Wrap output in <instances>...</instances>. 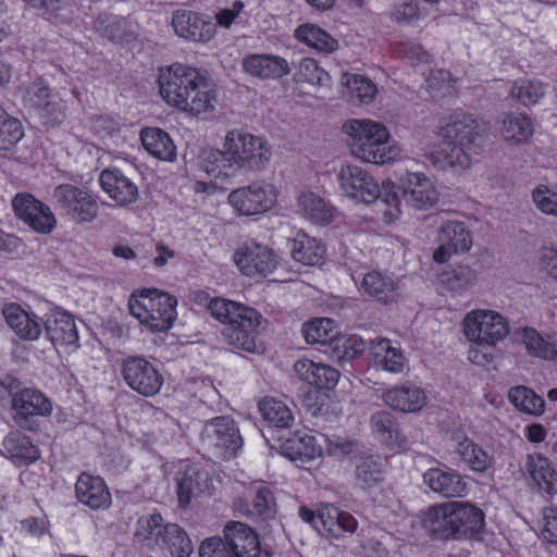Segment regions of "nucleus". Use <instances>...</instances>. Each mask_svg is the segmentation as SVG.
Wrapping results in <instances>:
<instances>
[{"label": "nucleus", "instance_id": "nucleus-26", "mask_svg": "<svg viewBox=\"0 0 557 557\" xmlns=\"http://www.w3.org/2000/svg\"><path fill=\"white\" fill-rule=\"evenodd\" d=\"M12 407L23 419L29 416H49L52 412L51 401L41 392L33 388H23L14 393Z\"/></svg>", "mask_w": 557, "mask_h": 557}, {"label": "nucleus", "instance_id": "nucleus-30", "mask_svg": "<svg viewBox=\"0 0 557 557\" xmlns=\"http://www.w3.org/2000/svg\"><path fill=\"white\" fill-rule=\"evenodd\" d=\"M369 350L374 363L385 371L399 373L406 366L401 351L391 345L389 339L376 337L369 344Z\"/></svg>", "mask_w": 557, "mask_h": 557}, {"label": "nucleus", "instance_id": "nucleus-17", "mask_svg": "<svg viewBox=\"0 0 557 557\" xmlns=\"http://www.w3.org/2000/svg\"><path fill=\"white\" fill-rule=\"evenodd\" d=\"M47 336L54 347H78V333L73 317L60 309H54L45 321Z\"/></svg>", "mask_w": 557, "mask_h": 557}, {"label": "nucleus", "instance_id": "nucleus-57", "mask_svg": "<svg viewBox=\"0 0 557 557\" xmlns=\"http://www.w3.org/2000/svg\"><path fill=\"white\" fill-rule=\"evenodd\" d=\"M25 223H27L34 231L47 234L54 228L55 218L50 208L41 203V208H37Z\"/></svg>", "mask_w": 557, "mask_h": 557}, {"label": "nucleus", "instance_id": "nucleus-8", "mask_svg": "<svg viewBox=\"0 0 557 557\" xmlns=\"http://www.w3.org/2000/svg\"><path fill=\"white\" fill-rule=\"evenodd\" d=\"M487 131V124L483 120L475 119L470 113L463 111H456L441 121L437 127V135L443 140H451L461 146H470L478 138L486 135Z\"/></svg>", "mask_w": 557, "mask_h": 557}, {"label": "nucleus", "instance_id": "nucleus-28", "mask_svg": "<svg viewBox=\"0 0 557 557\" xmlns=\"http://www.w3.org/2000/svg\"><path fill=\"white\" fill-rule=\"evenodd\" d=\"M0 451L17 465H28L39 457L37 447L20 431L10 432L4 437Z\"/></svg>", "mask_w": 557, "mask_h": 557}, {"label": "nucleus", "instance_id": "nucleus-54", "mask_svg": "<svg viewBox=\"0 0 557 557\" xmlns=\"http://www.w3.org/2000/svg\"><path fill=\"white\" fill-rule=\"evenodd\" d=\"M371 429L375 436L386 446H393L396 425L389 412L379 411L371 417Z\"/></svg>", "mask_w": 557, "mask_h": 557}, {"label": "nucleus", "instance_id": "nucleus-60", "mask_svg": "<svg viewBox=\"0 0 557 557\" xmlns=\"http://www.w3.org/2000/svg\"><path fill=\"white\" fill-rule=\"evenodd\" d=\"M40 201L29 194H18L12 200V206L18 219L26 222L37 208H41Z\"/></svg>", "mask_w": 557, "mask_h": 557}, {"label": "nucleus", "instance_id": "nucleus-53", "mask_svg": "<svg viewBox=\"0 0 557 557\" xmlns=\"http://www.w3.org/2000/svg\"><path fill=\"white\" fill-rule=\"evenodd\" d=\"M345 85L351 95L352 101L357 100L360 103L371 102L377 91L370 79L359 75L347 76Z\"/></svg>", "mask_w": 557, "mask_h": 557}, {"label": "nucleus", "instance_id": "nucleus-48", "mask_svg": "<svg viewBox=\"0 0 557 557\" xmlns=\"http://www.w3.org/2000/svg\"><path fill=\"white\" fill-rule=\"evenodd\" d=\"M478 273L469 265H458L443 275L442 283L448 290L462 293L476 283Z\"/></svg>", "mask_w": 557, "mask_h": 557}, {"label": "nucleus", "instance_id": "nucleus-47", "mask_svg": "<svg viewBox=\"0 0 557 557\" xmlns=\"http://www.w3.org/2000/svg\"><path fill=\"white\" fill-rule=\"evenodd\" d=\"M275 497L269 487L260 486L256 490L252 499V510L249 509L245 499H238L235 506L238 510L246 513H256L258 516H271L275 512Z\"/></svg>", "mask_w": 557, "mask_h": 557}, {"label": "nucleus", "instance_id": "nucleus-61", "mask_svg": "<svg viewBox=\"0 0 557 557\" xmlns=\"http://www.w3.org/2000/svg\"><path fill=\"white\" fill-rule=\"evenodd\" d=\"M200 557H236L221 537H210L199 548Z\"/></svg>", "mask_w": 557, "mask_h": 557}, {"label": "nucleus", "instance_id": "nucleus-50", "mask_svg": "<svg viewBox=\"0 0 557 557\" xmlns=\"http://www.w3.org/2000/svg\"><path fill=\"white\" fill-rule=\"evenodd\" d=\"M334 322L327 318L315 319L304 325L302 333L308 344L326 346L335 333Z\"/></svg>", "mask_w": 557, "mask_h": 557}, {"label": "nucleus", "instance_id": "nucleus-10", "mask_svg": "<svg viewBox=\"0 0 557 557\" xmlns=\"http://www.w3.org/2000/svg\"><path fill=\"white\" fill-rule=\"evenodd\" d=\"M121 371L126 384L145 397L154 396L163 385L161 373L141 357L126 358Z\"/></svg>", "mask_w": 557, "mask_h": 557}, {"label": "nucleus", "instance_id": "nucleus-62", "mask_svg": "<svg viewBox=\"0 0 557 557\" xmlns=\"http://www.w3.org/2000/svg\"><path fill=\"white\" fill-rule=\"evenodd\" d=\"M339 375L336 369L323 363H318L312 385L319 388L331 389L337 384Z\"/></svg>", "mask_w": 557, "mask_h": 557}, {"label": "nucleus", "instance_id": "nucleus-21", "mask_svg": "<svg viewBox=\"0 0 557 557\" xmlns=\"http://www.w3.org/2000/svg\"><path fill=\"white\" fill-rule=\"evenodd\" d=\"M453 502L430 506L422 518V527L432 539L453 540Z\"/></svg>", "mask_w": 557, "mask_h": 557}, {"label": "nucleus", "instance_id": "nucleus-37", "mask_svg": "<svg viewBox=\"0 0 557 557\" xmlns=\"http://www.w3.org/2000/svg\"><path fill=\"white\" fill-rule=\"evenodd\" d=\"M324 253V246L305 233H299L294 239L292 256L298 262L315 265L322 261Z\"/></svg>", "mask_w": 557, "mask_h": 557}, {"label": "nucleus", "instance_id": "nucleus-19", "mask_svg": "<svg viewBox=\"0 0 557 557\" xmlns=\"http://www.w3.org/2000/svg\"><path fill=\"white\" fill-rule=\"evenodd\" d=\"M224 541L236 557H259L260 543L256 532L242 522H231L224 528Z\"/></svg>", "mask_w": 557, "mask_h": 557}, {"label": "nucleus", "instance_id": "nucleus-42", "mask_svg": "<svg viewBox=\"0 0 557 557\" xmlns=\"http://www.w3.org/2000/svg\"><path fill=\"white\" fill-rule=\"evenodd\" d=\"M163 530H165V525H162L160 515L141 517L138 520L135 536L144 546L154 549L161 545Z\"/></svg>", "mask_w": 557, "mask_h": 557}, {"label": "nucleus", "instance_id": "nucleus-33", "mask_svg": "<svg viewBox=\"0 0 557 557\" xmlns=\"http://www.w3.org/2000/svg\"><path fill=\"white\" fill-rule=\"evenodd\" d=\"M144 148L157 159L172 161L176 156V148L170 136L160 128H145L140 133Z\"/></svg>", "mask_w": 557, "mask_h": 557}, {"label": "nucleus", "instance_id": "nucleus-43", "mask_svg": "<svg viewBox=\"0 0 557 557\" xmlns=\"http://www.w3.org/2000/svg\"><path fill=\"white\" fill-rule=\"evenodd\" d=\"M258 407L262 418L274 428H288L294 420L290 409L275 398L265 397Z\"/></svg>", "mask_w": 557, "mask_h": 557}, {"label": "nucleus", "instance_id": "nucleus-5", "mask_svg": "<svg viewBox=\"0 0 557 557\" xmlns=\"http://www.w3.org/2000/svg\"><path fill=\"white\" fill-rule=\"evenodd\" d=\"M177 300L175 297L157 289L141 290L132 295L128 301L129 312L153 333L169 331L176 319Z\"/></svg>", "mask_w": 557, "mask_h": 557}, {"label": "nucleus", "instance_id": "nucleus-39", "mask_svg": "<svg viewBox=\"0 0 557 557\" xmlns=\"http://www.w3.org/2000/svg\"><path fill=\"white\" fill-rule=\"evenodd\" d=\"M159 548L168 550L172 557H188L193 552V544L186 532L177 524L169 523L163 530Z\"/></svg>", "mask_w": 557, "mask_h": 557}, {"label": "nucleus", "instance_id": "nucleus-58", "mask_svg": "<svg viewBox=\"0 0 557 557\" xmlns=\"http://www.w3.org/2000/svg\"><path fill=\"white\" fill-rule=\"evenodd\" d=\"M42 123L48 126H59L66 117L65 108L60 100L53 99L52 102L42 103L41 108L37 110Z\"/></svg>", "mask_w": 557, "mask_h": 557}, {"label": "nucleus", "instance_id": "nucleus-63", "mask_svg": "<svg viewBox=\"0 0 557 557\" xmlns=\"http://www.w3.org/2000/svg\"><path fill=\"white\" fill-rule=\"evenodd\" d=\"M543 539L550 543H557V509H543V529L541 530Z\"/></svg>", "mask_w": 557, "mask_h": 557}, {"label": "nucleus", "instance_id": "nucleus-14", "mask_svg": "<svg viewBox=\"0 0 557 557\" xmlns=\"http://www.w3.org/2000/svg\"><path fill=\"white\" fill-rule=\"evenodd\" d=\"M467 146L455 144L451 140H443L428 148L425 157L434 166L442 170H450L461 174L472 165V159L466 151Z\"/></svg>", "mask_w": 557, "mask_h": 557}, {"label": "nucleus", "instance_id": "nucleus-35", "mask_svg": "<svg viewBox=\"0 0 557 557\" xmlns=\"http://www.w3.org/2000/svg\"><path fill=\"white\" fill-rule=\"evenodd\" d=\"M283 454L295 462L305 463L322 455V448L313 436H294L283 446Z\"/></svg>", "mask_w": 557, "mask_h": 557}, {"label": "nucleus", "instance_id": "nucleus-13", "mask_svg": "<svg viewBox=\"0 0 557 557\" xmlns=\"http://www.w3.org/2000/svg\"><path fill=\"white\" fill-rule=\"evenodd\" d=\"M172 26L178 37L199 44L210 41L216 32V26L211 20L188 10L174 11Z\"/></svg>", "mask_w": 557, "mask_h": 557}, {"label": "nucleus", "instance_id": "nucleus-24", "mask_svg": "<svg viewBox=\"0 0 557 557\" xmlns=\"http://www.w3.org/2000/svg\"><path fill=\"white\" fill-rule=\"evenodd\" d=\"M243 66L251 76L262 79L280 78L289 73L285 59L270 54H253L244 59Z\"/></svg>", "mask_w": 557, "mask_h": 557}, {"label": "nucleus", "instance_id": "nucleus-59", "mask_svg": "<svg viewBox=\"0 0 557 557\" xmlns=\"http://www.w3.org/2000/svg\"><path fill=\"white\" fill-rule=\"evenodd\" d=\"M40 201L29 194H18L12 200V206L18 219L26 222L37 208H41Z\"/></svg>", "mask_w": 557, "mask_h": 557}, {"label": "nucleus", "instance_id": "nucleus-38", "mask_svg": "<svg viewBox=\"0 0 557 557\" xmlns=\"http://www.w3.org/2000/svg\"><path fill=\"white\" fill-rule=\"evenodd\" d=\"M384 478V463L373 456L361 457L356 462L355 480L360 488L380 484Z\"/></svg>", "mask_w": 557, "mask_h": 557}, {"label": "nucleus", "instance_id": "nucleus-44", "mask_svg": "<svg viewBox=\"0 0 557 557\" xmlns=\"http://www.w3.org/2000/svg\"><path fill=\"white\" fill-rule=\"evenodd\" d=\"M361 288L369 296L385 304L395 300L397 297L394 283L379 272L367 273L362 280Z\"/></svg>", "mask_w": 557, "mask_h": 557}, {"label": "nucleus", "instance_id": "nucleus-22", "mask_svg": "<svg viewBox=\"0 0 557 557\" xmlns=\"http://www.w3.org/2000/svg\"><path fill=\"white\" fill-rule=\"evenodd\" d=\"M423 482L431 491L443 497H462L466 495L468 486L463 479L455 471H445L433 468L423 474Z\"/></svg>", "mask_w": 557, "mask_h": 557}, {"label": "nucleus", "instance_id": "nucleus-11", "mask_svg": "<svg viewBox=\"0 0 557 557\" xmlns=\"http://www.w3.org/2000/svg\"><path fill=\"white\" fill-rule=\"evenodd\" d=\"M53 198L62 210L77 223H88L98 215L96 199L88 191L71 184L59 185Z\"/></svg>", "mask_w": 557, "mask_h": 557}, {"label": "nucleus", "instance_id": "nucleus-12", "mask_svg": "<svg viewBox=\"0 0 557 557\" xmlns=\"http://www.w3.org/2000/svg\"><path fill=\"white\" fill-rule=\"evenodd\" d=\"M338 180L345 194L354 199L371 203L382 197L381 187L374 177L358 165H343Z\"/></svg>", "mask_w": 557, "mask_h": 557}, {"label": "nucleus", "instance_id": "nucleus-2", "mask_svg": "<svg viewBox=\"0 0 557 557\" xmlns=\"http://www.w3.org/2000/svg\"><path fill=\"white\" fill-rule=\"evenodd\" d=\"M270 158V148L262 138L232 129L225 135L223 150L203 151L201 168L213 177H230L240 172L260 171Z\"/></svg>", "mask_w": 557, "mask_h": 557}, {"label": "nucleus", "instance_id": "nucleus-6", "mask_svg": "<svg viewBox=\"0 0 557 557\" xmlns=\"http://www.w3.org/2000/svg\"><path fill=\"white\" fill-rule=\"evenodd\" d=\"M466 337L479 345H495L509 333L504 318L491 310H474L468 313L462 322Z\"/></svg>", "mask_w": 557, "mask_h": 557}, {"label": "nucleus", "instance_id": "nucleus-3", "mask_svg": "<svg viewBox=\"0 0 557 557\" xmlns=\"http://www.w3.org/2000/svg\"><path fill=\"white\" fill-rule=\"evenodd\" d=\"M210 313L225 324L222 333L226 342L240 350L263 354L265 347L257 343V329L261 324L262 317L253 308L239 302L215 298L208 305Z\"/></svg>", "mask_w": 557, "mask_h": 557}, {"label": "nucleus", "instance_id": "nucleus-41", "mask_svg": "<svg viewBox=\"0 0 557 557\" xmlns=\"http://www.w3.org/2000/svg\"><path fill=\"white\" fill-rule=\"evenodd\" d=\"M425 76V90L433 99L451 97L457 94V81L446 70H430Z\"/></svg>", "mask_w": 557, "mask_h": 557}, {"label": "nucleus", "instance_id": "nucleus-49", "mask_svg": "<svg viewBox=\"0 0 557 557\" xmlns=\"http://www.w3.org/2000/svg\"><path fill=\"white\" fill-rule=\"evenodd\" d=\"M522 343L529 354L545 359L555 360L557 350L553 343L543 338L534 329H524L522 333Z\"/></svg>", "mask_w": 557, "mask_h": 557}, {"label": "nucleus", "instance_id": "nucleus-34", "mask_svg": "<svg viewBox=\"0 0 557 557\" xmlns=\"http://www.w3.org/2000/svg\"><path fill=\"white\" fill-rule=\"evenodd\" d=\"M298 206L304 218L314 224H329L333 219L331 208L324 199L312 191H305L298 197Z\"/></svg>", "mask_w": 557, "mask_h": 557}, {"label": "nucleus", "instance_id": "nucleus-27", "mask_svg": "<svg viewBox=\"0 0 557 557\" xmlns=\"http://www.w3.org/2000/svg\"><path fill=\"white\" fill-rule=\"evenodd\" d=\"M318 520L322 530L320 532L334 539L341 537L344 532L352 533L357 528V521L350 513L332 505H327L319 511Z\"/></svg>", "mask_w": 557, "mask_h": 557}, {"label": "nucleus", "instance_id": "nucleus-36", "mask_svg": "<svg viewBox=\"0 0 557 557\" xmlns=\"http://www.w3.org/2000/svg\"><path fill=\"white\" fill-rule=\"evenodd\" d=\"M295 37L320 52L331 53L338 48V41L314 24L300 25L295 30Z\"/></svg>", "mask_w": 557, "mask_h": 557}, {"label": "nucleus", "instance_id": "nucleus-31", "mask_svg": "<svg viewBox=\"0 0 557 557\" xmlns=\"http://www.w3.org/2000/svg\"><path fill=\"white\" fill-rule=\"evenodd\" d=\"M438 242L454 248L456 253H466L473 245V235L462 222L446 220L440 222Z\"/></svg>", "mask_w": 557, "mask_h": 557}, {"label": "nucleus", "instance_id": "nucleus-46", "mask_svg": "<svg viewBox=\"0 0 557 557\" xmlns=\"http://www.w3.org/2000/svg\"><path fill=\"white\" fill-rule=\"evenodd\" d=\"M363 350L362 342L357 337H347L338 335L336 331L331 341L325 346L324 352L337 361L352 359Z\"/></svg>", "mask_w": 557, "mask_h": 557}, {"label": "nucleus", "instance_id": "nucleus-7", "mask_svg": "<svg viewBox=\"0 0 557 557\" xmlns=\"http://www.w3.org/2000/svg\"><path fill=\"white\" fill-rule=\"evenodd\" d=\"M201 437L203 443L221 459H230L235 456L243 444L234 420L226 416L207 421Z\"/></svg>", "mask_w": 557, "mask_h": 557}, {"label": "nucleus", "instance_id": "nucleus-51", "mask_svg": "<svg viewBox=\"0 0 557 557\" xmlns=\"http://www.w3.org/2000/svg\"><path fill=\"white\" fill-rule=\"evenodd\" d=\"M23 135L21 123L0 108V151L11 150Z\"/></svg>", "mask_w": 557, "mask_h": 557}, {"label": "nucleus", "instance_id": "nucleus-23", "mask_svg": "<svg viewBox=\"0 0 557 557\" xmlns=\"http://www.w3.org/2000/svg\"><path fill=\"white\" fill-rule=\"evenodd\" d=\"M77 499L91 509L107 508L111 503L110 493L99 476L82 473L75 484Z\"/></svg>", "mask_w": 557, "mask_h": 557}, {"label": "nucleus", "instance_id": "nucleus-29", "mask_svg": "<svg viewBox=\"0 0 557 557\" xmlns=\"http://www.w3.org/2000/svg\"><path fill=\"white\" fill-rule=\"evenodd\" d=\"M2 313L10 329L22 339L35 341L41 333L40 324L16 304L5 305Z\"/></svg>", "mask_w": 557, "mask_h": 557}, {"label": "nucleus", "instance_id": "nucleus-45", "mask_svg": "<svg viewBox=\"0 0 557 557\" xmlns=\"http://www.w3.org/2000/svg\"><path fill=\"white\" fill-rule=\"evenodd\" d=\"M508 398L517 409L524 413L541 416L544 412V399L525 386L511 387Z\"/></svg>", "mask_w": 557, "mask_h": 557}, {"label": "nucleus", "instance_id": "nucleus-55", "mask_svg": "<svg viewBox=\"0 0 557 557\" xmlns=\"http://www.w3.org/2000/svg\"><path fill=\"white\" fill-rule=\"evenodd\" d=\"M544 94L543 85L534 81L515 83L510 90V95L524 106L535 104Z\"/></svg>", "mask_w": 557, "mask_h": 557}, {"label": "nucleus", "instance_id": "nucleus-20", "mask_svg": "<svg viewBox=\"0 0 557 557\" xmlns=\"http://www.w3.org/2000/svg\"><path fill=\"white\" fill-rule=\"evenodd\" d=\"M102 189L117 206L126 207L138 199L137 186L119 170H104L100 175Z\"/></svg>", "mask_w": 557, "mask_h": 557}, {"label": "nucleus", "instance_id": "nucleus-16", "mask_svg": "<svg viewBox=\"0 0 557 557\" xmlns=\"http://www.w3.org/2000/svg\"><path fill=\"white\" fill-rule=\"evenodd\" d=\"M453 540L476 539L484 528V512L468 502H453Z\"/></svg>", "mask_w": 557, "mask_h": 557}, {"label": "nucleus", "instance_id": "nucleus-15", "mask_svg": "<svg viewBox=\"0 0 557 557\" xmlns=\"http://www.w3.org/2000/svg\"><path fill=\"white\" fill-rule=\"evenodd\" d=\"M234 261L242 273L248 276L268 275L276 267V258L272 250L259 244L247 245L234 255Z\"/></svg>", "mask_w": 557, "mask_h": 557}, {"label": "nucleus", "instance_id": "nucleus-4", "mask_svg": "<svg viewBox=\"0 0 557 557\" xmlns=\"http://www.w3.org/2000/svg\"><path fill=\"white\" fill-rule=\"evenodd\" d=\"M343 129L351 154L363 162L385 164L399 156V148L389 141V133L380 122L350 120Z\"/></svg>", "mask_w": 557, "mask_h": 557}, {"label": "nucleus", "instance_id": "nucleus-64", "mask_svg": "<svg viewBox=\"0 0 557 557\" xmlns=\"http://www.w3.org/2000/svg\"><path fill=\"white\" fill-rule=\"evenodd\" d=\"M539 264L543 272L554 280H557V249L543 247L539 252Z\"/></svg>", "mask_w": 557, "mask_h": 557}, {"label": "nucleus", "instance_id": "nucleus-25", "mask_svg": "<svg viewBox=\"0 0 557 557\" xmlns=\"http://www.w3.org/2000/svg\"><path fill=\"white\" fill-rule=\"evenodd\" d=\"M524 469L535 485L548 495L557 494V473L545 457L529 454L525 457Z\"/></svg>", "mask_w": 557, "mask_h": 557}, {"label": "nucleus", "instance_id": "nucleus-32", "mask_svg": "<svg viewBox=\"0 0 557 557\" xmlns=\"http://www.w3.org/2000/svg\"><path fill=\"white\" fill-rule=\"evenodd\" d=\"M534 132L531 119L523 113H508L502 121L500 134L510 145H521L529 141Z\"/></svg>", "mask_w": 557, "mask_h": 557}, {"label": "nucleus", "instance_id": "nucleus-9", "mask_svg": "<svg viewBox=\"0 0 557 557\" xmlns=\"http://www.w3.org/2000/svg\"><path fill=\"white\" fill-rule=\"evenodd\" d=\"M276 201V189L269 183H253L233 190L228 202L238 214L255 215L267 212Z\"/></svg>", "mask_w": 557, "mask_h": 557}, {"label": "nucleus", "instance_id": "nucleus-18", "mask_svg": "<svg viewBox=\"0 0 557 557\" xmlns=\"http://www.w3.org/2000/svg\"><path fill=\"white\" fill-rule=\"evenodd\" d=\"M177 497L181 507H186L191 497L211 493L212 479L208 471L187 466L176 475Z\"/></svg>", "mask_w": 557, "mask_h": 557}, {"label": "nucleus", "instance_id": "nucleus-40", "mask_svg": "<svg viewBox=\"0 0 557 557\" xmlns=\"http://www.w3.org/2000/svg\"><path fill=\"white\" fill-rule=\"evenodd\" d=\"M456 451L474 472L484 473L493 467V457L471 440L460 442Z\"/></svg>", "mask_w": 557, "mask_h": 557}, {"label": "nucleus", "instance_id": "nucleus-1", "mask_svg": "<svg viewBox=\"0 0 557 557\" xmlns=\"http://www.w3.org/2000/svg\"><path fill=\"white\" fill-rule=\"evenodd\" d=\"M159 94L171 107L191 115L211 112L216 103V90L198 69L174 63L161 67Z\"/></svg>", "mask_w": 557, "mask_h": 557}, {"label": "nucleus", "instance_id": "nucleus-52", "mask_svg": "<svg viewBox=\"0 0 557 557\" xmlns=\"http://www.w3.org/2000/svg\"><path fill=\"white\" fill-rule=\"evenodd\" d=\"M385 403L394 409L403 412L417 411L418 389L411 387H395L384 396Z\"/></svg>", "mask_w": 557, "mask_h": 557}, {"label": "nucleus", "instance_id": "nucleus-56", "mask_svg": "<svg viewBox=\"0 0 557 557\" xmlns=\"http://www.w3.org/2000/svg\"><path fill=\"white\" fill-rule=\"evenodd\" d=\"M296 77L298 82L321 85L327 77V74L318 65L315 60L306 58L299 62Z\"/></svg>", "mask_w": 557, "mask_h": 557}]
</instances>
